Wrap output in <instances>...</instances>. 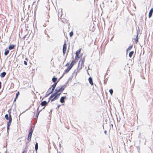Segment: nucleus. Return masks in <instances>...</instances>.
I'll return each instance as SVG.
<instances>
[{"label": "nucleus", "instance_id": "aec40b11", "mask_svg": "<svg viewBox=\"0 0 153 153\" xmlns=\"http://www.w3.org/2000/svg\"><path fill=\"white\" fill-rule=\"evenodd\" d=\"M134 53V52L133 51H131L130 52L129 54V56L131 58L132 56L133 55V54Z\"/></svg>", "mask_w": 153, "mask_h": 153}, {"label": "nucleus", "instance_id": "f3484780", "mask_svg": "<svg viewBox=\"0 0 153 153\" xmlns=\"http://www.w3.org/2000/svg\"><path fill=\"white\" fill-rule=\"evenodd\" d=\"M52 81L53 82L55 83H57V78H56L53 77L52 79Z\"/></svg>", "mask_w": 153, "mask_h": 153}, {"label": "nucleus", "instance_id": "7c9ffc66", "mask_svg": "<svg viewBox=\"0 0 153 153\" xmlns=\"http://www.w3.org/2000/svg\"><path fill=\"white\" fill-rule=\"evenodd\" d=\"M107 131H104V133L105 134H107Z\"/></svg>", "mask_w": 153, "mask_h": 153}, {"label": "nucleus", "instance_id": "1a4fd4ad", "mask_svg": "<svg viewBox=\"0 0 153 153\" xmlns=\"http://www.w3.org/2000/svg\"><path fill=\"white\" fill-rule=\"evenodd\" d=\"M56 85H57V83H55L54 84H53V85H52V87H51L52 88V89L51 91V93L53 91Z\"/></svg>", "mask_w": 153, "mask_h": 153}, {"label": "nucleus", "instance_id": "cd10ccee", "mask_svg": "<svg viewBox=\"0 0 153 153\" xmlns=\"http://www.w3.org/2000/svg\"><path fill=\"white\" fill-rule=\"evenodd\" d=\"M29 153H34V151L32 150H30L29 152Z\"/></svg>", "mask_w": 153, "mask_h": 153}, {"label": "nucleus", "instance_id": "c85d7f7f", "mask_svg": "<svg viewBox=\"0 0 153 153\" xmlns=\"http://www.w3.org/2000/svg\"><path fill=\"white\" fill-rule=\"evenodd\" d=\"M24 63L25 65H27V62L26 61H24Z\"/></svg>", "mask_w": 153, "mask_h": 153}, {"label": "nucleus", "instance_id": "39448f33", "mask_svg": "<svg viewBox=\"0 0 153 153\" xmlns=\"http://www.w3.org/2000/svg\"><path fill=\"white\" fill-rule=\"evenodd\" d=\"M67 49V45L66 44L65 42L63 46V54L64 55L65 53V52L66 51Z\"/></svg>", "mask_w": 153, "mask_h": 153}, {"label": "nucleus", "instance_id": "a211bd4d", "mask_svg": "<svg viewBox=\"0 0 153 153\" xmlns=\"http://www.w3.org/2000/svg\"><path fill=\"white\" fill-rule=\"evenodd\" d=\"M6 75V73L5 72H3L0 74V76L2 78L4 77Z\"/></svg>", "mask_w": 153, "mask_h": 153}, {"label": "nucleus", "instance_id": "bb28decb", "mask_svg": "<svg viewBox=\"0 0 153 153\" xmlns=\"http://www.w3.org/2000/svg\"><path fill=\"white\" fill-rule=\"evenodd\" d=\"M33 130L32 129V128H31L30 129V132H29V133L32 134L33 133Z\"/></svg>", "mask_w": 153, "mask_h": 153}, {"label": "nucleus", "instance_id": "b1692460", "mask_svg": "<svg viewBox=\"0 0 153 153\" xmlns=\"http://www.w3.org/2000/svg\"><path fill=\"white\" fill-rule=\"evenodd\" d=\"M133 46L131 45L127 49V51L130 50L132 48Z\"/></svg>", "mask_w": 153, "mask_h": 153}, {"label": "nucleus", "instance_id": "c756f323", "mask_svg": "<svg viewBox=\"0 0 153 153\" xmlns=\"http://www.w3.org/2000/svg\"><path fill=\"white\" fill-rule=\"evenodd\" d=\"M69 65V63H67L65 65V66H68Z\"/></svg>", "mask_w": 153, "mask_h": 153}, {"label": "nucleus", "instance_id": "0eeeda50", "mask_svg": "<svg viewBox=\"0 0 153 153\" xmlns=\"http://www.w3.org/2000/svg\"><path fill=\"white\" fill-rule=\"evenodd\" d=\"M66 97H61L60 99V102L62 103H63L65 102V100L66 99Z\"/></svg>", "mask_w": 153, "mask_h": 153}, {"label": "nucleus", "instance_id": "412c9836", "mask_svg": "<svg viewBox=\"0 0 153 153\" xmlns=\"http://www.w3.org/2000/svg\"><path fill=\"white\" fill-rule=\"evenodd\" d=\"M9 51L8 50H7V49L5 50V51L4 53V54L5 55H7L8 53H9Z\"/></svg>", "mask_w": 153, "mask_h": 153}, {"label": "nucleus", "instance_id": "4468645a", "mask_svg": "<svg viewBox=\"0 0 153 153\" xmlns=\"http://www.w3.org/2000/svg\"><path fill=\"white\" fill-rule=\"evenodd\" d=\"M15 47V45H10L9 46L8 48L9 50L13 49Z\"/></svg>", "mask_w": 153, "mask_h": 153}, {"label": "nucleus", "instance_id": "2eb2a0df", "mask_svg": "<svg viewBox=\"0 0 153 153\" xmlns=\"http://www.w3.org/2000/svg\"><path fill=\"white\" fill-rule=\"evenodd\" d=\"M19 94H20V93H19V92L18 91V92L17 93V94H16V97L15 98L14 100V102H15L16 101V99H17V98H18V97L19 95Z\"/></svg>", "mask_w": 153, "mask_h": 153}, {"label": "nucleus", "instance_id": "473e14b6", "mask_svg": "<svg viewBox=\"0 0 153 153\" xmlns=\"http://www.w3.org/2000/svg\"><path fill=\"white\" fill-rule=\"evenodd\" d=\"M59 106H60V105H59V106H58V108H59Z\"/></svg>", "mask_w": 153, "mask_h": 153}, {"label": "nucleus", "instance_id": "393cba45", "mask_svg": "<svg viewBox=\"0 0 153 153\" xmlns=\"http://www.w3.org/2000/svg\"><path fill=\"white\" fill-rule=\"evenodd\" d=\"M109 92L111 95H112L113 93V90L112 89H110L109 91Z\"/></svg>", "mask_w": 153, "mask_h": 153}, {"label": "nucleus", "instance_id": "4be33fe9", "mask_svg": "<svg viewBox=\"0 0 153 153\" xmlns=\"http://www.w3.org/2000/svg\"><path fill=\"white\" fill-rule=\"evenodd\" d=\"M138 34H137V36L136 38V39H134V41H135L136 43H137L138 42Z\"/></svg>", "mask_w": 153, "mask_h": 153}, {"label": "nucleus", "instance_id": "5701e85b", "mask_svg": "<svg viewBox=\"0 0 153 153\" xmlns=\"http://www.w3.org/2000/svg\"><path fill=\"white\" fill-rule=\"evenodd\" d=\"M35 149L36 151H37V150L38 149V144L37 143H36V144H35Z\"/></svg>", "mask_w": 153, "mask_h": 153}, {"label": "nucleus", "instance_id": "2f4dec72", "mask_svg": "<svg viewBox=\"0 0 153 153\" xmlns=\"http://www.w3.org/2000/svg\"><path fill=\"white\" fill-rule=\"evenodd\" d=\"M38 115H39V113H38V114H37V116H38Z\"/></svg>", "mask_w": 153, "mask_h": 153}, {"label": "nucleus", "instance_id": "f704fd0d", "mask_svg": "<svg viewBox=\"0 0 153 153\" xmlns=\"http://www.w3.org/2000/svg\"><path fill=\"white\" fill-rule=\"evenodd\" d=\"M50 101L49 100V101L48 102V103L49 102V101Z\"/></svg>", "mask_w": 153, "mask_h": 153}, {"label": "nucleus", "instance_id": "6ab92c4d", "mask_svg": "<svg viewBox=\"0 0 153 153\" xmlns=\"http://www.w3.org/2000/svg\"><path fill=\"white\" fill-rule=\"evenodd\" d=\"M5 117L7 120H9V121H10V116H9V117H8V115L7 114H6L5 115Z\"/></svg>", "mask_w": 153, "mask_h": 153}, {"label": "nucleus", "instance_id": "f257e3e1", "mask_svg": "<svg viewBox=\"0 0 153 153\" xmlns=\"http://www.w3.org/2000/svg\"><path fill=\"white\" fill-rule=\"evenodd\" d=\"M66 86V85H64L57 87L55 90V92L52 94L49 98V101L51 100L52 102L58 99Z\"/></svg>", "mask_w": 153, "mask_h": 153}, {"label": "nucleus", "instance_id": "a878e982", "mask_svg": "<svg viewBox=\"0 0 153 153\" xmlns=\"http://www.w3.org/2000/svg\"><path fill=\"white\" fill-rule=\"evenodd\" d=\"M70 34V36H71V37L72 36H73V32L72 31H71L70 33V34Z\"/></svg>", "mask_w": 153, "mask_h": 153}, {"label": "nucleus", "instance_id": "c9c22d12", "mask_svg": "<svg viewBox=\"0 0 153 153\" xmlns=\"http://www.w3.org/2000/svg\"><path fill=\"white\" fill-rule=\"evenodd\" d=\"M50 101L49 100V101L48 102V103L49 102V101Z\"/></svg>", "mask_w": 153, "mask_h": 153}, {"label": "nucleus", "instance_id": "9d476101", "mask_svg": "<svg viewBox=\"0 0 153 153\" xmlns=\"http://www.w3.org/2000/svg\"><path fill=\"white\" fill-rule=\"evenodd\" d=\"M32 134L29 133L27 139V140L28 142H29L31 140V138Z\"/></svg>", "mask_w": 153, "mask_h": 153}, {"label": "nucleus", "instance_id": "20e7f679", "mask_svg": "<svg viewBox=\"0 0 153 153\" xmlns=\"http://www.w3.org/2000/svg\"><path fill=\"white\" fill-rule=\"evenodd\" d=\"M81 49H80L79 50H77L76 52V56H75V59H77L78 58H79V54L81 51Z\"/></svg>", "mask_w": 153, "mask_h": 153}, {"label": "nucleus", "instance_id": "72a5a7b5", "mask_svg": "<svg viewBox=\"0 0 153 153\" xmlns=\"http://www.w3.org/2000/svg\"><path fill=\"white\" fill-rule=\"evenodd\" d=\"M58 153H61L60 152H59Z\"/></svg>", "mask_w": 153, "mask_h": 153}, {"label": "nucleus", "instance_id": "7ed1b4c3", "mask_svg": "<svg viewBox=\"0 0 153 153\" xmlns=\"http://www.w3.org/2000/svg\"><path fill=\"white\" fill-rule=\"evenodd\" d=\"M85 58H81L79 61L78 66V68L79 70H81L82 68V67L84 66V63L85 62Z\"/></svg>", "mask_w": 153, "mask_h": 153}, {"label": "nucleus", "instance_id": "9b49d317", "mask_svg": "<svg viewBox=\"0 0 153 153\" xmlns=\"http://www.w3.org/2000/svg\"><path fill=\"white\" fill-rule=\"evenodd\" d=\"M88 81L89 83L92 85H93L94 84L93 82V80L92 78L91 77H90L88 78Z\"/></svg>", "mask_w": 153, "mask_h": 153}, {"label": "nucleus", "instance_id": "6e6552de", "mask_svg": "<svg viewBox=\"0 0 153 153\" xmlns=\"http://www.w3.org/2000/svg\"><path fill=\"white\" fill-rule=\"evenodd\" d=\"M71 68H70L69 66L68 68L65 69L64 71V74H67V73L71 69Z\"/></svg>", "mask_w": 153, "mask_h": 153}, {"label": "nucleus", "instance_id": "f03ea898", "mask_svg": "<svg viewBox=\"0 0 153 153\" xmlns=\"http://www.w3.org/2000/svg\"><path fill=\"white\" fill-rule=\"evenodd\" d=\"M8 112L9 114V115L10 116V121H8V122L7 123V131L8 132L9 130L10 126L11 125V123L12 121V118L11 117V109L10 108L9 109L8 111Z\"/></svg>", "mask_w": 153, "mask_h": 153}, {"label": "nucleus", "instance_id": "dca6fc26", "mask_svg": "<svg viewBox=\"0 0 153 153\" xmlns=\"http://www.w3.org/2000/svg\"><path fill=\"white\" fill-rule=\"evenodd\" d=\"M28 148V146H26L24 149V150L22 152V153H26L27 151Z\"/></svg>", "mask_w": 153, "mask_h": 153}, {"label": "nucleus", "instance_id": "423d86ee", "mask_svg": "<svg viewBox=\"0 0 153 153\" xmlns=\"http://www.w3.org/2000/svg\"><path fill=\"white\" fill-rule=\"evenodd\" d=\"M153 13V8H152L150 10L149 12V17L150 18L151 17L152 13Z\"/></svg>", "mask_w": 153, "mask_h": 153}, {"label": "nucleus", "instance_id": "ddd939ff", "mask_svg": "<svg viewBox=\"0 0 153 153\" xmlns=\"http://www.w3.org/2000/svg\"><path fill=\"white\" fill-rule=\"evenodd\" d=\"M76 63V62L75 60L72 61L71 62L70 65L69 66L70 68H72L73 65Z\"/></svg>", "mask_w": 153, "mask_h": 153}, {"label": "nucleus", "instance_id": "f8f14e48", "mask_svg": "<svg viewBox=\"0 0 153 153\" xmlns=\"http://www.w3.org/2000/svg\"><path fill=\"white\" fill-rule=\"evenodd\" d=\"M47 103L46 101H44L41 103V105L42 106H45L47 105Z\"/></svg>", "mask_w": 153, "mask_h": 153}]
</instances>
